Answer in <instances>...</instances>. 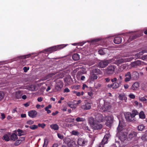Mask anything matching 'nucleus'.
<instances>
[{"label": "nucleus", "mask_w": 147, "mask_h": 147, "mask_svg": "<svg viewBox=\"0 0 147 147\" xmlns=\"http://www.w3.org/2000/svg\"><path fill=\"white\" fill-rule=\"evenodd\" d=\"M125 123L123 121H119L117 136L122 142H124L127 139V132L123 131L125 129Z\"/></svg>", "instance_id": "f257e3e1"}, {"label": "nucleus", "mask_w": 147, "mask_h": 147, "mask_svg": "<svg viewBox=\"0 0 147 147\" xmlns=\"http://www.w3.org/2000/svg\"><path fill=\"white\" fill-rule=\"evenodd\" d=\"M100 122L96 121L92 117H90L89 119V123L92 128L94 130L100 129L102 128V125Z\"/></svg>", "instance_id": "f03ea898"}, {"label": "nucleus", "mask_w": 147, "mask_h": 147, "mask_svg": "<svg viewBox=\"0 0 147 147\" xmlns=\"http://www.w3.org/2000/svg\"><path fill=\"white\" fill-rule=\"evenodd\" d=\"M100 109L103 111L110 112L112 110V106L109 102L104 101V105L101 107Z\"/></svg>", "instance_id": "7ed1b4c3"}, {"label": "nucleus", "mask_w": 147, "mask_h": 147, "mask_svg": "<svg viewBox=\"0 0 147 147\" xmlns=\"http://www.w3.org/2000/svg\"><path fill=\"white\" fill-rule=\"evenodd\" d=\"M67 45H61L57 46L52 47L45 49V50L49 52V53H51L53 51H57L58 49H60L64 48L66 47Z\"/></svg>", "instance_id": "20e7f679"}, {"label": "nucleus", "mask_w": 147, "mask_h": 147, "mask_svg": "<svg viewBox=\"0 0 147 147\" xmlns=\"http://www.w3.org/2000/svg\"><path fill=\"white\" fill-rule=\"evenodd\" d=\"M133 59V57H130L127 58L116 59V60H115V61L114 62V63L115 64L119 65L122 63L129 61L132 60Z\"/></svg>", "instance_id": "39448f33"}, {"label": "nucleus", "mask_w": 147, "mask_h": 147, "mask_svg": "<svg viewBox=\"0 0 147 147\" xmlns=\"http://www.w3.org/2000/svg\"><path fill=\"white\" fill-rule=\"evenodd\" d=\"M144 64V63L140 60H137L133 62L130 64V65L132 67H137L141 66Z\"/></svg>", "instance_id": "423d86ee"}, {"label": "nucleus", "mask_w": 147, "mask_h": 147, "mask_svg": "<svg viewBox=\"0 0 147 147\" xmlns=\"http://www.w3.org/2000/svg\"><path fill=\"white\" fill-rule=\"evenodd\" d=\"M110 136L109 134L107 133L104 136L101 142L98 147H104V145L107 143V141Z\"/></svg>", "instance_id": "0eeeda50"}, {"label": "nucleus", "mask_w": 147, "mask_h": 147, "mask_svg": "<svg viewBox=\"0 0 147 147\" xmlns=\"http://www.w3.org/2000/svg\"><path fill=\"white\" fill-rule=\"evenodd\" d=\"M110 62L109 60H104L101 61L98 63L99 67L103 68L105 67Z\"/></svg>", "instance_id": "6e6552de"}, {"label": "nucleus", "mask_w": 147, "mask_h": 147, "mask_svg": "<svg viewBox=\"0 0 147 147\" xmlns=\"http://www.w3.org/2000/svg\"><path fill=\"white\" fill-rule=\"evenodd\" d=\"M94 120L96 121L101 122L104 121V118L103 115L100 113L96 114L95 115Z\"/></svg>", "instance_id": "1a4fd4ad"}, {"label": "nucleus", "mask_w": 147, "mask_h": 147, "mask_svg": "<svg viewBox=\"0 0 147 147\" xmlns=\"http://www.w3.org/2000/svg\"><path fill=\"white\" fill-rule=\"evenodd\" d=\"M126 120L128 121H131L134 119V116L130 112H127L125 114Z\"/></svg>", "instance_id": "9d476101"}, {"label": "nucleus", "mask_w": 147, "mask_h": 147, "mask_svg": "<svg viewBox=\"0 0 147 147\" xmlns=\"http://www.w3.org/2000/svg\"><path fill=\"white\" fill-rule=\"evenodd\" d=\"M113 119V117L112 115H108L105 117L104 121H107V125H109L112 123Z\"/></svg>", "instance_id": "9b49d317"}, {"label": "nucleus", "mask_w": 147, "mask_h": 147, "mask_svg": "<svg viewBox=\"0 0 147 147\" xmlns=\"http://www.w3.org/2000/svg\"><path fill=\"white\" fill-rule=\"evenodd\" d=\"M87 141L84 139L80 138L78 141V144L81 146H84L87 144Z\"/></svg>", "instance_id": "f8f14e48"}, {"label": "nucleus", "mask_w": 147, "mask_h": 147, "mask_svg": "<svg viewBox=\"0 0 147 147\" xmlns=\"http://www.w3.org/2000/svg\"><path fill=\"white\" fill-rule=\"evenodd\" d=\"M92 70L91 73L94 74L96 73L97 74H101L102 71L98 69L97 66H94L91 67Z\"/></svg>", "instance_id": "ddd939ff"}, {"label": "nucleus", "mask_w": 147, "mask_h": 147, "mask_svg": "<svg viewBox=\"0 0 147 147\" xmlns=\"http://www.w3.org/2000/svg\"><path fill=\"white\" fill-rule=\"evenodd\" d=\"M91 103L89 102H85V104L82 105L81 106V108L84 110H88L90 109L91 107Z\"/></svg>", "instance_id": "4468645a"}, {"label": "nucleus", "mask_w": 147, "mask_h": 147, "mask_svg": "<svg viewBox=\"0 0 147 147\" xmlns=\"http://www.w3.org/2000/svg\"><path fill=\"white\" fill-rule=\"evenodd\" d=\"M137 133L135 131L131 132L127 136V139L128 140H131L132 138L137 136Z\"/></svg>", "instance_id": "2eb2a0df"}, {"label": "nucleus", "mask_w": 147, "mask_h": 147, "mask_svg": "<svg viewBox=\"0 0 147 147\" xmlns=\"http://www.w3.org/2000/svg\"><path fill=\"white\" fill-rule=\"evenodd\" d=\"M128 34V36H129V39L128 40L129 41H130L136 38L137 37L139 36V35H136L133 34L132 32H129Z\"/></svg>", "instance_id": "dca6fc26"}, {"label": "nucleus", "mask_w": 147, "mask_h": 147, "mask_svg": "<svg viewBox=\"0 0 147 147\" xmlns=\"http://www.w3.org/2000/svg\"><path fill=\"white\" fill-rule=\"evenodd\" d=\"M115 70L114 66H109L106 69V72L107 74H113Z\"/></svg>", "instance_id": "f3484780"}, {"label": "nucleus", "mask_w": 147, "mask_h": 147, "mask_svg": "<svg viewBox=\"0 0 147 147\" xmlns=\"http://www.w3.org/2000/svg\"><path fill=\"white\" fill-rule=\"evenodd\" d=\"M98 78L96 75L94 74L91 73L88 79V80L90 82H92L94 80H96Z\"/></svg>", "instance_id": "a211bd4d"}, {"label": "nucleus", "mask_w": 147, "mask_h": 147, "mask_svg": "<svg viewBox=\"0 0 147 147\" xmlns=\"http://www.w3.org/2000/svg\"><path fill=\"white\" fill-rule=\"evenodd\" d=\"M98 53L100 55H103L107 53L108 54L109 50L107 48H103L99 50L98 51Z\"/></svg>", "instance_id": "6ab92c4d"}, {"label": "nucleus", "mask_w": 147, "mask_h": 147, "mask_svg": "<svg viewBox=\"0 0 147 147\" xmlns=\"http://www.w3.org/2000/svg\"><path fill=\"white\" fill-rule=\"evenodd\" d=\"M139 73L136 71H134L132 74V79L133 80H137L139 78Z\"/></svg>", "instance_id": "aec40b11"}, {"label": "nucleus", "mask_w": 147, "mask_h": 147, "mask_svg": "<svg viewBox=\"0 0 147 147\" xmlns=\"http://www.w3.org/2000/svg\"><path fill=\"white\" fill-rule=\"evenodd\" d=\"M125 76L126 77V78L125 79V82H127L130 81L131 78H132V77L131 76V74L130 72H128L126 74H125Z\"/></svg>", "instance_id": "412c9836"}, {"label": "nucleus", "mask_w": 147, "mask_h": 147, "mask_svg": "<svg viewBox=\"0 0 147 147\" xmlns=\"http://www.w3.org/2000/svg\"><path fill=\"white\" fill-rule=\"evenodd\" d=\"M37 114V112L35 110H31L28 113V115L31 118H34L36 117Z\"/></svg>", "instance_id": "4be33fe9"}, {"label": "nucleus", "mask_w": 147, "mask_h": 147, "mask_svg": "<svg viewBox=\"0 0 147 147\" xmlns=\"http://www.w3.org/2000/svg\"><path fill=\"white\" fill-rule=\"evenodd\" d=\"M63 86L62 83L61 82H59L57 83L55 87V88L57 91H60Z\"/></svg>", "instance_id": "5701e85b"}, {"label": "nucleus", "mask_w": 147, "mask_h": 147, "mask_svg": "<svg viewBox=\"0 0 147 147\" xmlns=\"http://www.w3.org/2000/svg\"><path fill=\"white\" fill-rule=\"evenodd\" d=\"M68 105L71 108H76L77 106L76 100H74L72 102H69L68 103Z\"/></svg>", "instance_id": "b1692460"}, {"label": "nucleus", "mask_w": 147, "mask_h": 147, "mask_svg": "<svg viewBox=\"0 0 147 147\" xmlns=\"http://www.w3.org/2000/svg\"><path fill=\"white\" fill-rule=\"evenodd\" d=\"M122 38L121 37L118 36L116 37L114 39V42L116 44H119L121 43Z\"/></svg>", "instance_id": "393cba45"}, {"label": "nucleus", "mask_w": 147, "mask_h": 147, "mask_svg": "<svg viewBox=\"0 0 147 147\" xmlns=\"http://www.w3.org/2000/svg\"><path fill=\"white\" fill-rule=\"evenodd\" d=\"M147 53V50H144L139 52V53L136 54L135 56L137 58H139L140 56L142 55L144 53Z\"/></svg>", "instance_id": "a878e982"}, {"label": "nucleus", "mask_w": 147, "mask_h": 147, "mask_svg": "<svg viewBox=\"0 0 147 147\" xmlns=\"http://www.w3.org/2000/svg\"><path fill=\"white\" fill-rule=\"evenodd\" d=\"M120 84L117 82H114L113 83L110 85V86L113 88L115 89L119 87Z\"/></svg>", "instance_id": "bb28decb"}, {"label": "nucleus", "mask_w": 147, "mask_h": 147, "mask_svg": "<svg viewBox=\"0 0 147 147\" xmlns=\"http://www.w3.org/2000/svg\"><path fill=\"white\" fill-rule=\"evenodd\" d=\"M139 86V83L137 82H136L134 83L132 85V89L133 90H136L138 88Z\"/></svg>", "instance_id": "cd10ccee"}, {"label": "nucleus", "mask_w": 147, "mask_h": 147, "mask_svg": "<svg viewBox=\"0 0 147 147\" xmlns=\"http://www.w3.org/2000/svg\"><path fill=\"white\" fill-rule=\"evenodd\" d=\"M17 131L18 133V135L19 136H21L22 135H25L26 134L25 131H24L20 129H18Z\"/></svg>", "instance_id": "c85d7f7f"}, {"label": "nucleus", "mask_w": 147, "mask_h": 147, "mask_svg": "<svg viewBox=\"0 0 147 147\" xmlns=\"http://www.w3.org/2000/svg\"><path fill=\"white\" fill-rule=\"evenodd\" d=\"M54 73H52L51 74H50L45 77H44L43 78H42V81H44L46 80L47 79H50V78L52 77L54 75Z\"/></svg>", "instance_id": "c756f323"}, {"label": "nucleus", "mask_w": 147, "mask_h": 147, "mask_svg": "<svg viewBox=\"0 0 147 147\" xmlns=\"http://www.w3.org/2000/svg\"><path fill=\"white\" fill-rule=\"evenodd\" d=\"M51 128L55 130H57L59 129V127L57 124H53L50 125Z\"/></svg>", "instance_id": "7c9ffc66"}, {"label": "nucleus", "mask_w": 147, "mask_h": 147, "mask_svg": "<svg viewBox=\"0 0 147 147\" xmlns=\"http://www.w3.org/2000/svg\"><path fill=\"white\" fill-rule=\"evenodd\" d=\"M72 58L74 60H78L80 58V55L78 54H75L73 55Z\"/></svg>", "instance_id": "2f4dec72"}, {"label": "nucleus", "mask_w": 147, "mask_h": 147, "mask_svg": "<svg viewBox=\"0 0 147 147\" xmlns=\"http://www.w3.org/2000/svg\"><path fill=\"white\" fill-rule=\"evenodd\" d=\"M145 127V126L143 125L142 124L138 125L137 127V128L139 131H142L143 130Z\"/></svg>", "instance_id": "473e14b6"}, {"label": "nucleus", "mask_w": 147, "mask_h": 147, "mask_svg": "<svg viewBox=\"0 0 147 147\" xmlns=\"http://www.w3.org/2000/svg\"><path fill=\"white\" fill-rule=\"evenodd\" d=\"M139 100L144 103H146L147 102V100L144 97H139Z\"/></svg>", "instance_id": "72a5a7b5"}, {"label": "nucleus", "mask_w": 147, "mask_h": 147, "mask_svg": "<svg viewBox=\"0 0 147 147\" xmlns=\"http://www.w3.org/2000/svg\"><path fill=\"white\" fill-rule=\"evenodd\" d=\"M11 139L13 141L17 140L18 138L17 135L13 133L11 136Z\"/></svg>", "instance_id": "f704fd0d"}, {"label": "nucleus", "mask_w": 147, "mask_h": 147, "mask_svg": "<svg viewBox=\"0 0 147 147\" xmlns=\"http://www.w3.org/2000/svg\"><path fill=\"white\" fill-rule=\"evenodd\" d=\"M140 118L141 119H144L145 118V115L144 112L142 111H141L139 115Z\"/></svg>", "instance_id": "c9c22d12"}, {"label": "nucleus", "mask_w": 147, "mask_h": 147, "mask_svg": "<svg viewBox=\"0 0 147 147\" xmlns=\"http://www.w3.org/2000/svg\"><path fill=\"white\" fill-rule=\"evenodd\" d=\"M100 40V38H97L91 40V44H95L97 42Z\"/></svg>", "instance_id": "e433bc0d"}, {"label": "nucleus", "mask_w": 147, "mask_h": 147, "mask_svg": "<svg viewBox=\"0 0 147 147\" xmlns=\"http://www.w3.org/2000/svg\"><path fill=\"white\" fill-rule=\"evenodd\" d=\"M3 139L7 141H9V135H7V134H5L3 136Z\"/></svg>", "instance_id": "4c0bfd02"}, {"label": "nucleus", "mask_w": 147, "mask_h": 147, "mask_svg": "<svg viewBox=\"0 0 147 147\" xmlns=\"http://www.w3.org/2000/svg\"><path fill=\"white\" fill-rule=\"evenodd\" d=\"M119 98L121 100H126V97L125 96L124 94H122L119 95Z\"/></svg>", "instance_id": "58836bf2"}, {"label": "nucleus", "mask_w": 147, "mask_h": 147, "mask_svg": "<svg viewBox=\"0 0 147 147\" xmlns=\"http://www.w3.org/2000/svg\"><path fill=\"white\" fill-rule=\"evenodd\" d=\"M71 134L72 135L78 136L80 134V132L76 130H73L71 132Z\"/></svg>", "instance_id": "ea45409f"}, {"label": "nucleus", "mask_w": 147, "mask_h": 147, "mask_svg": "<svg viewBox=\"0 0 147 147\" xmlns=\"http://www.w3.org/2000/svg\"><path fill=\"white\" fill-rule=\"evenodd\" d=\"M141 139L142 141L145 142L147 141V134L143 135L141 137Z\"/></svg>", "instance_id": "a19ab883"}, {"label": "nucleus", "mask_w": 147, "mask_h": 147, "mask_svg": "<svg viewBox=\"0 0 147 147\" xmlns=\"http://www.w3.org/2000/svg\"><path fill=\"white\" fill-rule=\"evenodd\" d=\"M21 95V92L20 91H18L16 93V96L17 98H20Z\"/></svg>", "instance_id": "79ce46f5"}, {"label": "nucleus", "mask_w": 147, "mask_h": 147, "mask_svg": "<svg viewBox=\"0 0 147 147\" xmlns=\"http://www.w3.org/2000/svg\"><path fill=\"white\" fill-rule=\"evenodd\" d=\"M30 128L32 130H34L38 128V126L35 125H32L30 126Z\"/></svg>", "instance_id": "37998d69"}, {"label": "nucleus", "mask_w": 147, "mask_h": 147, "mask_svg": "<svg viewBox=\"0 0 147 147\" xmlns=\"http://www.w3.org/2000/svg\"><path fill=\"white\" fill-rule=\"evenodd\" d=\"M85 120V119L84 118L80 117H78L76 119V120L78 122L83 121Z\"/></svg>", "instance_id": "c03bdc74"}, {"label": "nucleus", "mask_w": 147, "mask_h": 147, "mask_svg": "<svg viewBox=\"0 0 147 147\" xmlns=\"http://www.w3.org/2000/svg\"><path fill=\"white\" fill-rule=\"evenodd\" d=\"M31 56V54H29L26 55H25L23 56H21L19 57V58H27L30 57Z\"/></svg>", "instance_id": "a18cd8bd"}, {"label": "nucleus", "mask_w": 147, "mask_h": 147, "mask_svg": "<svg viewBox=\"0 0 147 147\" xmlns=\"http://www.w3.org/2000/svg\"><path fill=\"white\" fill-rule=\"evenodd\" d=\"M122 79L123 78L122 77V76L121 75H119V78L117 79V82H119V84H121L122 82Z\"/></svg>", "instance_id": "49530a36"}, {"label": "nucleus", "mask_w": 147, "mask_h": 147, "mask_svg": "<svg viewBox=\"0 0 147 147\" xmlns=\"http://www.w3.org/2000/svg\"><path fill=\"white\" fill-rule=\"evenodd\" d=\"M127 66V65L126 64H123L120 67V69H121V70H123Z\"/></svg>", "instance_id": "de8ad7c7"}, {"label": "nucleus", "mask_w": 147, "mask_h": 147, "mask_svg": "<svg viewBox=\"0 0 147 147\" xmlns=\"http://www.w3.org/2000/svg\"><path fill=\"white\" fill-rule=\"evenodd\" d=\"M138 114V112L136 110H134L132 111V113H131L132 115L134 116V117L135 116L137 115Z\"/></svg>", "instance_id": "09e8293b"}, {"label": "nucleus", "mask_w": 147, "mask_h": 147, "mask_svg": "<svg viewBox=\"0 0 147 147\" xmlns=\"http://www.w3.org/2000/svg\"><path fill=\"white\" fill-rule=\"evenodd\" d=\"M4 94L3 92L0 91V100H1L4 97Z\"/></svg>", "instance_id": "8fccbe9b"}, {"label": "nucleus", "mask_w": 147, "mask_h": 147, "mask_svg": "<svg viewBox=\"0 0 147 147\" xmlns=\"http://www.w3.org/2000/svg\"><path fill=\"white\" fill-rule=\"evenodd\" d=\"M46 125L44 123H39L38 124V127H41L42 128H44L45 127V126Z\"/></svg>", "instance_id": "3c124183"}, {"label": "nucleus", "mask_w": 147, "mask_h": 147, "mask_svg": "<svg viewBox=\"0 0 147 147\" xmlns=\"http://www.w3.org/2000/svg\"><path fill=\"white\" fill-rule=\"evenodd\" d=\"M131 98L134 99L135 98V95L132 94H130L128 95Z\"/></svg>", "instance_id": "603ef678"}, {"label": "nucleus", "mask_w": 147, "mask_h": 147, "mask_svg": "<svg viewBox=\"0 0 147 147\" xmlns=\"http://www.w3.org/2000/svg\"><path fill=\"white\" fill-rule=\"evenodd\" d=\"M21 142L19 140H17L15 143V145L16 146H18L19 145Z\"/></svg>", "instance_id": "864d4df0"}, {"label": "nucleus", "mask_w": 147, "mask_h": 147, "mask_svg": "<svg viewBox=\"0 0 147 147\" xmlns=\"http://www.w3.org/2000/svg\"><path fill=\"white\" fill-rule=\"evenodd\" d=\"M57 136L59 138L61 139H63L64 138L63 136L60 134H57Z\"/></svg>", "instance_id": "5fc2aeb1"}, {"label": "nucleus", "mask_w": 147, "mask_h": 147, "mask_svg": "<svg viewBox=\"0 0 147 147\" xmlns=\"http://www.w3.org/2000/svg\"><path fill=\"white\" fill-rule=\"evenodd\" d=\"M29 69V68L28 67H24L23 68L24 72H26Z\"/></svg>", "instance_id": "6e6d98bb"}, {"label": "nucleus", "mask_w": 147, "mask_h": 147, "mask_svg": "<svg viewBox=\"0 0 147 147\" xmlns=\"http://www.w3.org/2000/svg\"><path fill=\"white\" fill-rule=\"evenodd\" d=\"M27 123V124L30 125L33 124L34 123V122L32 120H30L28 121Z\"/></svg>", "instance_id": "4d7b16f0"}, {"label": "nucleus", "mask_w": 147, "mask_h": 147, "mask_svg": "<svg viewBox=\"0 0 147 147\" xmlns=\"http://www.w3.org/2000/svg\"><path fill=\"white\" fill-rule=\"evenodd\" d=\"M142 60H144L147 59V55H144L142 56L141 58Z\"/></svg>", "instance_id": "13d9d810"}, {"label": "nucleus", "mask_w": 147, "mask_h": 147, "mask_svg": "<svg viewBox=\"0 0 147 147\" xmlns=\"http://www.w3.org/2000/svg\"><path fill=\"white\" fill-rule=\"evenodd\" d=\"M47 140H44V143L43 145V147H46L47 145Z\"/></svg>", "instance_id": "bf43d9fd"}, {"label": "nucleus", "mask_w": 147, "mask_h": 147, "mask_svg": "<svg viewBox=\"0 0 147 147\" xmlns=\"http://www.w3.org/2000/svg\"><path fill=\"white\" fill-rule=\"evenodd\" d=\"M69 91H70V90L69 89V88H66L64 90V92H69Z\"/></svg>", "instance_id": "052dcab7"}, {"label": "nucleus", "mask_w": 147, "mask_h": 147, "mask_svg": "<svg viewBox=\"0 0 147 147\" xmlns=\"http://www.w3.org/2000/svg\"><path fill=\"white\" fill-rule=\"evenodd\" d=\"M117 80L116 78H114L111 80V81L112 82H115L117 81Z\"/></svg>", "instance_id": "680f3d73"}, {"label": "nucleus", "mask_w": 147, "mask_h": 147, "mask_svg": "<svg viewBox=\"0 0 147 147\" xmlns=\"http://www.w3.org/2000/svg\"><path fill=\"white\" fill-rule=\"evenodd\" d=\"M43 100V98L41 97H39L37 98L38 101L39 102H41Z\"/></svg>", "instance_id": "e2e57ef3"}, {"label": "nucleus", "mask_w": 147, "mask_h": 147, "mask_svg": "<svg viewBox=\"0 0 147 147\" xmlns=\"http://www.w3.org/2000/svg\"><path fill=\"white\" fill-rule=\"evenodd\" d=\"M19 140H20V141L21 142L22 141L24 140L25 138L24 137H21L19 139Z\"/></svg>", "instance_id": "0e129e2a"}, {"label": "nucleus", "mask_w": 147, "mask_h": 147, "mask_svg": "<svg viewBox=\"0 0 147 147\" xmlns=\"http://www.w3.org/2000/svg\"><path fill=\"white\" fill-rule=\"evenodd\" d=\"M17 108H15L14 109H13L12 110V113H14L15 112H17V111L16 110Z\"/></svg>", "instance_id": "69168bd1"}, {"label": "nucleus", "mask_w": 147, "mask_h": 147, "mask_svg": "<svg viewBox=\"0 0 147 147\" xmlns=\"http://www.w3.org/2000/svg\"><path fill=\"white\" fill-rule=\"evenodd\" d=\"M124 87L125 89H127L129 87V85L127 84H125L124 85Z\"/></svg>", "instance_id": "338daca9"}, {"label": "nucleus", "mask_w": 147, "mask_h": 147, "mask_svg": "<svg viewBox=\"0 0 147 147\" xmlns=\"http://www.w3.org/2000/svg\"><path fill=\"white\" fill-rule=\"evenodd\" d=\"M79 88V86L78 85H74L73 86V88L76 89H78Z\"/></svg>", "instance_id": "774afa93"}]
</instances>
